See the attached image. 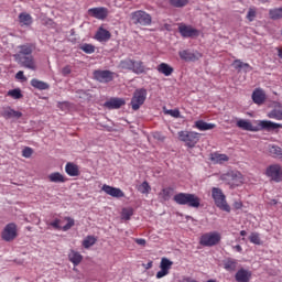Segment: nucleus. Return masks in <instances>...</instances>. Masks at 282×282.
<instances>
[{
  "label": "nucleus",
  "instance_id": "33",
  "mask_svg": "<svg viewBox=\"0 0 282 282\" xmlns=\"http://www.w3.org/2000/svg\"><path fill=\"white\" fill-rule=\"evenodd\" d=\"M19 21L21 25H26V26H30L33 23L32 15H30V13H26V12H22L19 14Z\"/></svg>",
  "mask_w": 282,
  "mask_h": 282
},
{
  "label": "nucleus",
  "instance_id": "29",
  "mask_svg": "<svg viewBox=\"0 0 282 282\" xmlns=\"http://www.w3.org/2000/svg\"><path fill=\"white\" fill-rule=\"evenodd\" d=\"M194 127L199 131H210V129H215V123H208L204 120L195 121Z\"/></svg>",
  "mask_w": 282,
  "mask_h": 282
},
{
  "label": "nucleus",
  "instance_id": "14",
  "mask_svg": "<svg viewBox=\"0 0 282 282\" xmlns=\"http://www.w3.org/2000/svg\"><path fill=\"white\" fill-rule=\"evenodd\" d=\"M64 219L65 221H67V224L63 227L61 226V219L58 218L52 221L50 226H52V228H54L55 230H63L64 232H67V230H72V228H74V225H75L74 218L65 217Z\"/></svg>",
  "mask_w": 282,
  "mask_h": 282
},
{
  "label": "nucleus",
  "instance_id": "64",
  "mask_svg": "<svg viewBox=\"0 0 282 282\" xmlns=\"http://www.w3.org/2000/svg\"><path fill=\"white\" fill-rule=\"evenodd\" d=\"M28 230H32V227H28Z\"/></svg>",
  "mask_w": 282,
  "mask_h": 282
},
{
  "label": "nucleus",
  "instance_id": "31",
  "mask_svg": "<svg viewBox=\"0 0 282 282\" xmlns=\"http://www.w3.org/2000/svg\"><path fill=\"white\" fill-rule=\"evenodd\" d=\"M31 85L34 87V89H39L40 91H45L46 89H50V84L39 80L36 78H33L31 80Z\"/></svg>",
  "mask_w": 282,
  "mask_h": 282
},
{
  "label": "nucleus",
  "instance_id": "26",
  "mask_svg": "<svg viewBox=\"0 0 282 282\" xmlns=\"http://www.w3.org/2000/svg\"><path fill=\"white\" fill-rule=\"evenodd\" d=\"M252 100L256 105H263L265 102V93L261 89H256L252 93Z\"/></svg>",
  "mask_w": 282,
  "mask_h": 282
},
{
  "label": "nucleus",
  "instance_id": "11",
  "mask_svg": "<svg viewBox=\"0 0 282 282\" xmlns=\"http://www.w3.org/2000/svg\"><path fill=\"white\" fill-rule=\"evenodd\" d=\"M17 235V224L10 223L4 227L1 237L3 241H14Z\"/></svg>",
  "mask_w": 282,
  "mask_h": 282
},
{
  "label": "nucleus",
  "instance_id": "41",
  "mask_svg": "<svg viewBox=\"0 0 282 282\" xmlns=\"http://www.w3.org/2000/svg\"><path fill=\"white\" fill-rule=\"evenodd\" d=\"M96 237L94 236H87L84 241H83V246L84 248L88 249L91 248V246H94L96 243Z\"/></svg>",
  "mask_w": 282,
  "mask_h": 282
},
{
  "label": "nucleus",
  "instance_id": "8",
  "mask_svg": "<svg viewBox=\"0 0 282 282\" xmlns=\"http://www.w3.org/2000/svg\"><path fill=\"white\" fill-rule=\"evenodd\" d=\"M267 177H270L271 182H282V169L279 164L269 165L265 170Z\"/></svg>",
  "mask_w": 282,
  "mask_h": 282
},
{
  "label": "nucleus",
  "instance_id": "60",
  "mask_svg": "<svg viewBox=\"0 0 282 282\" xmlns=\"http://www.w3.org/2000/svg\"><path fill=\"white\" fill-rule=\"evenodd\" d=\"M235 249L237 250V252H241L243 250L239 245H237Z\"/></svg>",
  "mask_w": 282,
  "mask_h": 282
},
{
  "label": "nucleus",
  "instance_id": "9",
  "mask_svg": "<svg viewBox=\"0 0 282 282\" xmlns=\"http://www.w3.org/2000/svg\"><path fill=\"white\" fill-rule=\"evenodd\" d=\"M94 79L98 83H104L107 85V83H111L113 80V76H116V73L111 70H94L93 73Z\"/></svg>",
  "mask_w": 282,
  "mask_h": 282
},
{
  "label": "nucleus",
  "instance_id": "30",
  "mask_svg": "<svg viewBox=\"0 0 282 282\" xmlns=\"http://www.w3.org/2000/svg\"><path fill=\"white\" fill-rule=\"evenodd\" d=\"M158 72L159 74H163L164 76H171L174 72L173 66L166 64V63H161L158 66Z\"/></svg>",
  "mask_w": 282,
  "mask_h": 282
},
{
  "label": "nucleus",
  "instance_id": "63",
  "mask_svg": "<svg viewBox=\"0 0 282 282\" xmlns=\"http://www.w3.org/2000/svg\"><path fill=\"white\" fill-rule=\"evenodd\" d=\"M262 1V3H268V0H261Z\"/></svg>",
  "mask_w": 282,
  "mask_h": 282
},
{
  "label": "nucleus",
  "instance_id": "13",
  "mask_svg": "<svg viewBox=\"0 0 282 282\" xmlns=\"http://www.w3.org/2000/svg\"><path fill=\"white\" fill-rule=\"evenodd\" d=\"M178 56L182 61L186 63H195V61H199L202 58V53L199 52H191L189 50H184L178 52Z\"/></svg>",
  "mask_w": 282,
  "mask_h": 282
},
{
  "label": "nucleus",
  "instance_id": "45",
  "mask_svg": "<svg viewBox=\"0 0 282 282\" xmlns=\"http://www.w3.org/2000/svg\"><path fill=\"white\" fill-rule=\"evenodd\" d=\"M249 240L251 243H254L256 246H261V238L257 232H252L249 237Z\"/></svg>",
  "mask_w": 282,
  "mask_h": 282
},
{
  "label": "nucleus",
  "instance_id": "52",
  "mask_svg": "<svg viewBox=\"0 0 282 282\" xmlns=\"http://www.w3.org/2000/svg\"><path fill=\"white\" fill-rule=\"evenodd\" d=\"M15 78H17L18 80H22V82L28 80V77H25V75L23 74V70L18 72V73L15 74Z\"/></svg>",
  "mask_w": 282,
  "mask_h": 282
},
{
  "label": "nucleus",
  "instance_id": "55",
  "mask_svg": "<svg viewBox=\"0 0 282 282\" xmlns=\"http://www.w3.org/2000/svg\"><path fill=\"white\" fill-rule=\"evenodd\" d=\"M135 243H138V246H147V240L143 238H137Z\"/></svg>",
  "mask_w": 282,
  "mask_h": 282
},
{
  "label": "nucleus",
  "instance_id": "58",
  "mask_svg": "<svg viewBox=\"0 0 282 282\" xmlns=\"http://www.w3.org/2000/svg\"><path fill=\"white\" fill-rule=\"evenodd\" d=\"M143 268H145V270H151L153 268V261H150L147 264H143Z\"/></svg>",
  "mask_w": 282,
  "mask_h": 282
},
{
  "label": "nucleus",
  "instance_id": "36",
  "mask_svg": "<svg viewBox=\"0 0 282 282\" xmlns=\"http://www.w3.org/2000/svg\"><path fill=\"white\" fill-rule=\"evenodd\" d=\"M269 153H270L271 158H281L282 149L279 145H271L269 148Z\"/></svg>",
  "mask_w": 282,
  "mask_h": 282
},
{
  "label": "nucleus",
  "instance_id": "57",
  "mask_svg": "<svg viewBox=\"0 0 282 282\" xmlns=\"http://www.w3.org/2000/svg\"><path fill=\"white\" fill-rule=\"evenodd\" d=\"M181 282H197V280H195V279H193V278L186 276V278H183V279L181 280Z\"/></svg>",
  "mask_w": 282,
  "mask_h": 282
},
{
  "label": "nucleus",
  "instance_id": "46",
  "mask_svg": "<svg viewBox=\"0 0 282 282\" xmlns=\"http://www.w3.org/2000/svg\"><path fill=\"white\" fill-rule=\"evenodd\" d=\"M138 191L139 193L147 194L149 191H151V185H149V182L145 181L139 186Z\"/></svg>",
  "mask_w": 282,
  "mask_h": 282
},
{
  "label": "nucleus",
  "instance_id": "27",
  "mask_svg": "<svg viewBox=\"0 0 282 282\" xmlns=\"http://www.w3.org/2000/svg\"><path fill=\"white\" fill-rule=\"evenodd\" d=\"M223 265L227 270V272H235V270H237L238 262L236 259L226 258L223 261Z\"/></svg>",
  "mask_w": 282,
  "mask_h": 282
},
{
  "label": "nucleus",
  "instance_id": "61",
  "mask_svg": "<svg viewBox=\"0 0 282 282\" xmlns=\"http://www.w3.org/2000/svg\"><path fill=\"white\" fill-rule=\"evenodd\" d=\"M240 235H241V237H246V235H248V232L246 230H241Z\"/></svg>",
  "mask_w": 282,
  "mask_h": 282
},
{
  "label": "nucleus",
  "instance_id": "15",
  "mask_svg": "<svg viewBox=\"0 0 282 282\" xmlns=\"http://www.w3.org/2000/svg\"><path fill=\"white\" fill-rule=\"evenodd\" d=\"M178 32L183 39H194L195 36H199V31L197 29H193V26L186 24H181L178 26Z\"/></svg>",
  "mask_w": 282,
  "mask_h": 282
},
{
  "label": "nucleus",
  "instance_id": "23",
  "mask_svg": "<svg viewBox=\"0 0 282 282\" xmlns=\"http://www.w3.org/2000/svg\"><path fill=\"white\" fill-rule=\"evenodd\" d=\"M68 261H70V263H73V265L76 268V265H80V263L83 262V254L72 249L68 253Z\"/></svg>",
  "mask_w": 282,
  "mask_h": 282
},
{
  "label": "nucleus",
  "instance_id": "7",
  "mask_svg": "<svg viewBox=\"0 0 282 282\" xmlns=\"http://www.w3.org/2000/svg\"><path fill=\"white\" fill-rule=\"evenodd\" d=\"M131 21L134 25H151L152 18L145 11L139 10L131 14Z\"/></svg>",
  "mask_w": 282,
  "mask_h": 282
},
{
  "label": "nucleus",
  "instance_id": "51",
  "mask_svg": "<svg viewBox=\"0 0 282 282\" xmlns=\"http://www.w3.org/2000/svg\"><path fill=\"white\" fill-rule=\"evenodd\" d=\"M76 94H78L79 98H91V95L84 89L77 90Z\"/></svg>",
  "mask_w": 282,
  "mask_h": 282
},
{
  "label": "nucleus",
  "instance_id": "12",
  "mask_svg": "<svg viewBox=\"0 0 282 282\" xmlns=\"http://www.w3.org/2000/svg\"><path fill=\"white\" fill-rule=\"evenodd\" d=\"M221 180L232 184L234 186H239V184H241V172L229 171L221 175Z\"/></svg>",
  "mask_w": 282,
  "mask_h": 282
},
{
  "label": "nucleus",
  "instance_id": "21",
  "mask_svg": "<svg viewBox=\"0 0 282 282\" xmlns=\"http://www.w3.org/2000/svg\"><path fill=\"white\" fill-rule=\"evenodd\" d=\"M95 39L96 41H99V43L107 42L111 39V32L100 26L95 34Z\"/></svg>",
  "mask_w": 282,
  "mask_h": 282
},
{
  "label": "nucleus",
  "instance_id": "38",
  "mask_svg": "<svg viewBox=\"0 0 282 282\" xmlns=\"http://www.w3.org/2000/svg\"><path fill=\"white\" fill-rule=\"evenodd\" d=\"M8 96H11V98H14V100H21V98H23L21 88H14V89L9 90Z\"/></svg>",
  "mask_w": 282,
  "mask_h": 282
},
{
  "label": "nucleus",
  "instance_id": "22",
  "mask_svg": "<svg viewBox=\"0 0 282 282\" xmlns=\"http://www.w3.org/2000/svg\"><path fill=\"white\" fill-rule=\"evenodd\" d=\"M236 127H238V129H242V131H259V127L252 126V122L245 119L238 120Z\"/></svg>",
  "mask_w": 282,
  "mask_h": 282
},
{
  "label": "nucleus",
  "instance_id": "59",
  "mask_svg": "<svg viewBox=\"0 0 282 282\" xmlns=\"http://www.w3.org/2000/svg\"><path fill=\"white\" fill-rule=\"evenodd\" d=\"M63 105H67V102L59 101V102L57 104V107H58L59 109H63Z\"/></svg>",
  "mask_w": 282,
  "mask_h": 282
},
{
  "label": "nucleus",
  "instance_id": "54",
  "mask_svg": "<svg viewBox=\"0 0 282 282\" xmlns=\"http://www.w3.org/2000/svg\"><path fill=\"white\" fill-rule=\"evenodd\" d=\"M62 74L63 76H69V74H72V68L69 66H65L62 68Z\"/></svg>",
  "mask_w": 282,
  "mask_h": 282
},
{
  "label": "nucleus",
  "instance_id": "2",
  "mask_svg": "<svg viewBox=\"0 0 282 282\" xmlns=\"http://www.w3.org/2000/svg\"><path fill=\"white\" fill-rule=\"evenodd\" d=\"M173 200L178 206H188L189 208H199L202 206V198L191 193H178L174 195Z\"/></svg>",
  "mask_w": 282,
  "mask_h": 282
},
{
  "label": "nucleus",
  "instance_id": "39",
  "mask_svg": "<svg viewBox=\"0 0 282 282\" xmlns=\"http://www.w3.org/2000/svg\"><path fill=\"white\" fill-rule=\"evenodd\" d=\"M131 217H133V208L132 207L123 208L121 212V218L124 219L126 221H129Z\"/></svg>",
  "mask_w": 282,
  "mask_h": 282
},
{
  "label": "nucleus",
  "instance_id": "19",
  "mask_svg": "<svg viewBox=\"0 0 282 282\" xmlns=\"http://www.w3.org/2000/svg\"><path fill=\"white\" fill-rule=\"evenodd\" d=\"M252 279V272L246 269H240L235 274V280L237 282H250Z\"/></svg>",
  "mask_w": 282,
  "mask_h": 282
},
{
  "label": "nucleus",
  "instance_id": "32",
  "mask_svg": "<svg viewBox=\"0 0 282 282\" xmlns=\"http://www.w3.org/2000/svg\"><path fill=\"white\" fill-rule=\"evenodd\" d=\"M269 19L272 21H280L282 19V7L269 10Z\"/></svg>",
  "mask_w": 282,
  "mask_h": 282
},
{
  "label": "nucleus",
  "instance_id": "49",
  "mask_svg": "<svg viewBox=\"0 0 282 282\" xmlns=\"http://www.w3.org/2000/svg\"><path fill=\"white\" fill-rule=\"evenodd\" d=\"M32 153H34V150L32 148H24L22 151L23 158H32Z\"/></svg>",
  "mask_w": 282,
  "mask_h": 282
},
{
  "label": "nucleus",
  "instance_id": "37",
  "mask_svg": "<svg viewBox=\"0 0 282 282\" xmlns=\"http://www.w3.org/2000/svg\"><path fill=\"white\" fill-rule=\"evenodd\" d=\"M189 0H169L170 6L172 8H186L188 6Z\"/></svg>",
  "mask_w": 282,
  "mask_h": 282
},
{
  "label": "nucleus",
  "instance_id": "3",
  "mask_svg": "<svg viewBox=\"0 0 282 282\" xmlns=\"http://www.w3.org/2000/svg\"><path fill=\"white\" fill-rule=\"evenodd\" d=\"M212 197L215 202V206L225 213H230V205L226 202V195L219 187L212 188Z\"/></svg>",
  "mask_w": 282,
  "mask_h": 282
},
{
  "label": "nucleus",
  "instance_id": "62",
  "mask_svg": "<svg viewBox=\"0 0 282 282\" xmlns=\"http://www.w3.org/2000/svg\"><path fill=\"white\" fill-rule=\"evenodd\" d=\"M271 202H272V204H273L274 206H276V204H279V202H278L276 199H272Z\"/></svg>",
  "mask_w": 282,
  "mask_h": 282
},
{
  "label": "nucleus",
  "instance_id": "42",
  "mask_svg": "<svg viewBox=\"0 0 282 282\" xmlns=\"http://www.w3.org/2000/svg\"><path fill=\"white\" fill-rule=\"evenodd\" d=\"M268 118H272L273 120H282V110L273 109L268 113Z\"/></svg>",
  "mask_w": 282,
  "mask_h": 282
},
{
  "label": "nucleus",
  "instance_id": "44",
  "mask_svg": "<svg viewBox=\"0 0 282 282\" xmlns=\"http://www.w3.org/2000/svg\"><path fill=\"white\" fill-rule=\"evenodd\" d=\"M171 265H173V262L169 260L167 258H162L160 268L161 270H165L169 272L171 270Z\"/></svg>",
  "mask_w": 282,
  "mask_h": 282
},
{
  "label": "nucleus",
  "instance_id": "35",
  "mask_svg": "<svg viewBox=\"0 0 282 282\" xmlns=\"http://www.w3.org/2000/svg\"><path fill=\"white\" fill-rule=\"evenodd\" d=\"M133 59L127 58L120 62L119 67L121 69H129L130 72H133Z\"/></svg>",
  "mask_w": 282,
  "mask_h": 282
},
{
  "label": "nucleus",
  "instance_id": "34",
  "mask_svg": "<svg viewBox=\"0 0 282 282\" xmlns=\"http://www.w3.org/2000/svg\"><path fill=\"white\" fill-rule=\"evenodd\" d=\"M132 72L133 74H144V72H147V66H144L142 61H134Z\"/></svg>",
  "mask_w": 282,
  "mask_h": 282
},
{
  "label": "nucleus",
  "instance_id": "4",
  "mask_svg": "<svg viewBox=\"0 0 282 282\" xmlns=\"http://www.w3.org/2000/svg\"><path fill=\"white\" fill-rule=\"evenodd\" d=\"M147 88L135 89L131 98V108L133 111H138L142 105L147 101Z\"/></svg>",
  "mask_w": 282,
  "mask_h": 282
},
{
  "label": "nucleus",
  "instance_id": "17",
  "mask_svg": "<svg viewBox=\"0 0 282 282\" xmlns=\"http://www.w3.org/2000/svg\"><path fill=\"white\" fill-rule=\"evenodd\" d=\"M101 191H104V193L107 195H110V197H117L118 199L120 197H124V192H122V189L107 184L102 185Z\"/></svg>",
  "mask_w": 282,
  "mask_h": 282
},
{
  "label": "nucleus",
  "instance_id": "25",
  "mask_svg": "<svg viewBox=\"0 0 282 282\" xmlns=\"http://www.w3.org/2000/svg\"><path fill=\"white\" fill-rule=\"evenodd\" d=\"M232 66L235 69H238V72H241L242 69L246 74H248V72H252V66L248 63L241 62V59H235Z\"/></svg>",
  "mask_w": 282,
  "mask_h": 282
},
{
  "label": "nucleus",
  "instance_id": "28",
  "mask_svg": "<svg viewBox=\"0 0 282 282\" xmlns=\"http://www.w3.org/2000/svg\"><path fill=\"white\" fill-rule=\"evenodd\" d=\"M48 181L54 184H64V182H67V178L61 172H54L48 175Z\"/></svg>",
  "mask_w": 282,
  "mask_h": 282
},
{
  "label": "nucleus",
  "instance_id": "47",
  "mask_svg": "<svg viewBox=\"0 0 282 282\" xmlns=\"http://www.w3.org/2000/svg\"><path fill=\"white\" fill-rule=\"evenodd\" d=\"M165 113H166L167 116H172V118H181L180 109H170V110H165Z\"/></svg>",
  "mask_w": 282,
  "mask_h": 282
},
{
  "label": "nucleus",
  "instance_id": "53",
  "mask_svg": "<svg viewBox=\"0 0 282 282\" xmlns=\"http://www.w3.org/2000/svg\"><path fill=\"white\" fill-rule=\"evenodd\" d=\"M169 274V271L161 269L158 273H156V279H163V276H166Z\"/></svg>",
  "mask_w": 282,
  "mask_h": 282
},
{
  "label": "nucleus",
  "instance_id": "50",
  "mask_svg": "<svg viewBox=\"0 0 282 282\" xmlns=\"http://www.w3.org/2000/svg\"><path fill=\"white\" fill-rule=\"evenodd\" d=\"M256 17H257V11L254 9H249L247 13L248 21H254Z\"/></svg>",
  "mask_w": 282,
  "mask_h": 282
},
{
  "label": "nucleus",
  "instance_id": "48",
  "mask_svg": "<svg viewBox=\"0 0 282 282\" xmlns=\"http://www.w3.org/2000/svg\"><path fill=\"white\" fill-rule=\"evenodd\" d=\"M214 160L221 164V162H228L229 158L226 154H216Z\"/></svg>",
  "mask_w": 282,
  "mask_h": 282
},
{
  "label": "nucleus",
  "instance_id": "24",
  "mask_svg": "<svg viewBox=\"0 0 282 282\" xmlns=\"http://www.w3.org/2000/svg\"><path fill=\"white\" fill-rule=\"evenodd\" d=\"M65 172L70 177H78V175H80V170L78 169V165H76L75 163H72V162H68L66 164Z\"/></svg>",
  "mask_w": 282,
  "mask_h": 282
},
{
  "label": "nucleus",
  "instance_id": "56",
  "mask_svg": "<svg viewBox=\"0 0 282 282\" xmlns=\"http://www.w3.org/2000/svg\"><path fill=\"white\" fill-rule=\"evenodd\" d=\"M243 207V203H241V202H236L235 204H234V208H236V210H239V209H241Z\"/></svg>",
  "mask_w": 282,
  "mask_h": 282
},
{
  "label": "nucleus",
  "instance_id": "40",
  "mask_svg": "<svg viewBox=\"0 0 282 282\" xmlns=\"http://www.w3.org/2000/svg\"><path fill=\"white\" fill-rule=\"evenodd\" d=\"M79 50H82V52H85V54H94V52H96V46L85 43L79 46Z\"/></svg>",
  "mask_w": 282,
  "mask_h": 282
},
{
  "label": "nucleus",
  "instance_id": "16",
  "mask_svg": "<svg viewBox=\"0 0 282 282\" xmlns=\"http://www.w3.org/2000/svg\"><path fill=\"white\" fill-rule=\"evenodd\" d=\"M88 14L94 19H99L100 21H105V19L109 17V10L105 7L91 8L88 10Z\"/></svg>",
  "mask_w": 282,
  "mask_h": 282
},
{
  "label": "nucleus",
  "instance_id": "10",
  "mask_svg": "<svg viewBox=\"0 0 282 282\" xmlns=\"http://www.w3.org/2000/svg\"><path fill=\"white\" fill-rule=\"evenodd\" d=\"M0 116L4 118V120H19L23 118V112L12 109V107H3L0 111Z\"/></svg>",
  "mask_w": 282,
  "mask_h": 282
},
{
  "label": "nucleus",
  "instance_id": "6",
  "mask_svg": "<svg viewBox=\"0 0 282 282\" xmlns=\"http://www.w3.org/2000/svg\"><path fill=\"white\" fill-rule=\"evenodd\" d=\"M219 241H221V235L217 231L214 232H207L204 234L200 237V246H205L207 248H213V246H217V243H219Z\"/></svg>",
  "mask_w": 282,
  "mask_h": 282
},
{
  "label": "nucleus",
  "instance_id": "18",
  "mask_svg": "<svg viewBox=\"0 0 282 282\" xmlns=\"http://www.w3.org/2000/svg\"><path fill=\"white\" fill-rule=\"evenodd\" d=\"M124 105H127V101H124L123 98L115 97L106 101L104 107H106V109H120V107H124Z\"/></svg>",
  "mask_w": 282,
  "mask_h": 282
},
{
  "label": "nucleus",
  "instance_id": "43",
  "mask_svg": "<svg viewBox=\"0 0 282 282\" xmlns=\"http://www.w3.org/2000/svg\"><path fill=\"white\" fill-rule=\"evenodd\" d=\"M171 193H173V188H171V187L162 189L160 195H161L163 202H169V199H171Z\"/></svg>",
  "mask_w": 282,
  "mask_h": 282
},
{
  "label": "nucleus",
  "instance_id": "20",
  "mask_svg": "<svg viewBox=\"0 0 282 282\" xmlns=\"http://www.w3.org/2000/svg\"><path fill=\"white\" fill-rule=\"evenodd\" d=\"M258 127H260L259 130L262 129L263 131H276V129H282L281 123H274L268 120L260 121Z\"/></svg>",
  "mask_w": 282,
  "mask_h": 282
},
{
  "label": "nucleus",
  "instance_id": "5",
  "mask_svg": "<svg viewBox=\"0 0 282 282\" xmlns=\"http://www.w3.org/2000/svg\"><path fill=\"white\" fill-rule=\"evenodd\" d=\"M178 140H181V142H185L186 147H188L189 149H193V147H195V144L199 142V133L191 131H180Z\"/></svg>",
  "mask_w": 282,
  "mask_h": 282
},
{
  "label": "nucleus",
  "instance_id": "1",
  "mask_svg": "<svg viewBox=\"0 0 282 282\" xmlns=\"http://www.w3.org/2000/svg\"><path fill=\"white\" fill-rule=\"evenodd\" d=\"M19 50L20 51L13 56L20 67L36 72V61L34 59V55H32V52H34L32 46L30 44H24L19 46Z\"/></svg>",
  "mask_w": 282,
  "mask_h": 282
}]
</instances>
